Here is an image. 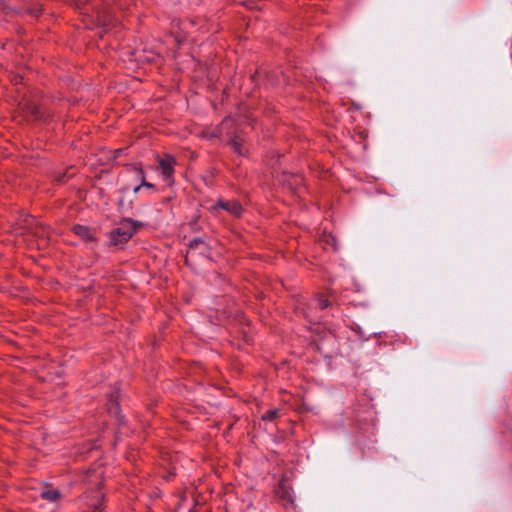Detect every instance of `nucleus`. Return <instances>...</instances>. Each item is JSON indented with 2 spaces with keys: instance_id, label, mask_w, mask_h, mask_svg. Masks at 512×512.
Masks as SVG:
<instances>
[{
  "instance_id": "1",
  "label": "nucleus",
  "mask_w": 512,
  "mask_h": 512,
  "mask_svg": "<svg viewBox=\"0 0 512 512\" xmlns=\"http://www.w3.org/2000/svg\"><path fill=\"white\" fill-rule=\"evenodd\" d=\"M136 232V224L130 218L123 219L119 226L110 232V242L114 246H122Z\"/></svg>"
},
{
  "instance_id": "2",
  "label": "nucleus",
  "mask_w": 512,
  "mask_h": 512,
  "mask_svg": "<svg viewBox=\"0 0 512 512\" xmlns=\"http://www.w3.org/2000/svg\"><path fill=\"white\" fill-rule=\"evenodd\" d=\"M176 160L173 156L166 154L163 158L158 159V169L164 180L171 184L173 182L174 165Z\"/></svg>"
},
{
  "instance_id": "3",
  "label": "nucleus",
  "mask_w": 512,
  "mask_h": 512,
  "mask_svg": "<svg viewBox=\"0 0 512 512\" xmlns=\"http://www.w3.org/2000/svg\"><path fill=\"white\" fill-rule=\"evenodd\" d=\"M213 209L221 208L228 213H230L232 216L239 218L241 217L243 213V207L242 205L236 201V200H218L215 206L212 207Z\"/></svg>"
},
{
  "instance_id": "4",
  "label": "nucleus",
  "mask_w": 512,
  "mask_h": 512,
  "mask_svg": "<svg viewBox=\"0 0 512 512\" xmlns=\"http://www.w3.org/2000/svg\"><path fill=\"white\" fill-rule=\"evenodd\" d=\"M118 397L119 390L118 388H115L108 394V401L106 405L109 413L113 414L119 423H122L123 416L120 413Z\"/></svg>"
},
{
  "instance_id": "5",
  "label": "nucleus",
  "mask_w": 512,
  "mask_h": 512,
  "mask_svg": "<svg viewBox=\"0 0 512 512\" xmlns=\"http://www.w3.org/2000/svg\"><path fill=\"white\" fill-rule=\"evenodd\" d=\"M96 18L98 25L102 27L105 32L116 23V19L111 15L110 11L106 9H97Z\"/></svg>"
},
{
  "instance_id": "6",
  "label": "nucleus",
  "mask_w": 512,
  "mask_h": 512,
  "mask_svg": "<svg viewBox=\"0 0 512 512\" xmlns=\"http://www.w3.org/2000/svg\"><path fill=\"white\" fill-rule=\"evenodd\" d=\"M73 231L76 235H78L79 237H81L82 239L86 240V241H92L94 240V236L90 230L89 227L87 226H84V225H75L73 227Z\"/></svg>"
},
{
  "instance_id": "7",
  "label": "nucleus",
  "mask_w": 512,
  "mask_h": 512,
  "mask_svg": "<svg viewBox=\"0 0 512 512\" xmlns=\"http://www.w3.org/2000/svg\"><path fill=\"white\" fill-rule=\"evenodd\" d=\"M60 492L56 489H46L41 492V497L50 502H56L60 499Z\"/></svg>"
},
{
  "instance_id": "8",
  "label": "nucleus",
  "mask_w": 512,
  "mask_h": 512,
  "mask_svg": "<svg viewBox=\"0 0 512 512\" xmlns=\"http://www.w3.org/2000/svg\"><path fill=\"white\" fill-rule=\"evenodd\" d=\"M229 144L236 154H238L240 156L245 155V151L242 146V139H240L238 136L233 137L230 140Z\"/></svg>"
},
{
  "instance_id": "9",
  "label": "nucleus",
  "mask_w": 512,
  "mask_h": 512,
  "mask_svg": "<svg viewBox=\"0 0 512 512\" xmlns=\"http://www.w3.org/2000/svg\"><path fill=\"white\" fill-rule=\"evenodd\" d=\"M134 170H135L137 177H139L141 179L142 187L154 188V185L152 183H149L145 180V175H144V171L142 168L134 167Z\"/></svg>"
},
{
  "instance_id": "10",
  "label": "nucleus",
  "mask_w": 512,
  "mask_h": 512,
  "mask_svg": "<svg viewBox=\"0 0 512 512\" xmlns=\"http://www.w3.org/2000/svg\"><path fill=\"white\" fill-rule=\"evenodd\" d=\"M47 232V229L39 224H37L35 227H31V233L39 238H43Z\"/></svg>"
},
{
  "instance_id": "11",
  "label": "nucleus",
  "mask_w": 512,
  "mask_h": 512,
  "mask_svg": "<svg viewBox=\"0 0 512 512\" xmlns=\"http://www.w3.org/2000/svg\"><path fill=\"white\" fill-rule=\"evenodd\" d=\"M279 415V410L278 409H270V410H267L263 415H262V420L264 421H273L275 420Z\"/></svg>"
},
{
  "instance_id": "12",
  "label": "nucleus",
  "mask_w": 512,
  "mask_h": 512,
  "mask_svg": "<svg viewBox=\"0 0 512 512\" xmlns=\"http://www.w3.org/2000/svg\"><path fill=\"white\" fill-rule=\"evenodd\" d=\"M317 302L321 309H326L332 306V302L324 295H319L317 298Z\"/></svg>"
},
{
  "instance_id": "13",
  "label": "nucleus",
  "mask_w": 512,
  "mask_h": 512,
  "mask_svg": "<svg viewBox=\"0 0 512 512\" xmlns=\"http://www.w3.org/2000/svg\"><path fill=\"white\" fill-rule=\"evenodd\" d=\"M204 240L200 237L194 238L189 242V249L194 250L197 249L200 245H204Z\"/></svg>"
},
{
  "instance_id": "14",
  "label": "nucleus",
  "mask_w": 512,
  "mask_h": 512,
  "mask_svg": "<svg viewBox=\"0 0 512 512\" xmlns=\"http://www.w3.org/2000/svg\"><path fill=\"white\" fill-rule=\"evenodd\" d=\"M27 11L34 17H38L41 14V9L38 7L29 8Z\"/></svg>"
},
{
  "instance_id": "15",
  "label": "nucleus",
  "mask_w": 512,
  "mask_h": 512,
  "mask_svg": "<svg viewBox=\"0 0 512 512\" xmlns=\"http://www.w3.org/2000/svg\"><path fill=\"white\" fill-rule=\"evenodd\" d=\"M91 512H102V510H100V505L99 504L93 505Z\"/></svg>"
},
{
  "instance_id": "16",
  "label": "nucleus",
  "mask_w": 512,
  "mask_h": 512,
  "mask_svg": "<svg viewBox=\"0 0 512 512\" xmlns=\"http://www.w3.org/2000/svg\"><path fill=\"white\" fill-rule=\"evenodd\" d=\"M141 187H142V186H141V184H140V185H138V186H136V187L133 189L134 193H138V192H139V190L141 189Z\"/></svg>"
},
{
  "instance_id": "17",
  "label": "nucleus",
  "mask_w": 512,
  "mask_h": 512,
  "mask_svg": "<svg viewBox=\"0 0 512 512\" xmlns=\"http://www.w3.org/2000/svg\"><path fill=\"white\" fill-rule=\"evenodd\" d=\"M118 205H119V207H122L124 205V200L122 198L119 199Z\"/></svg>"
},
{
  "instance_id": "18",
  "label": "nucleus",
  "mask_w": 512,
  "mask_h": 512,
  "mask_svg": "<svg viewBox=\"0 0 512 512\" xmlns=\"http://www.w3.org/2000/svg\"><path fill=\"white\" fill-rule=\"evenodd\" d=\"M32 113L35 117H38V112L36 108L33 109Z\"/></svg>"
},
{
  "instance_id": "19",
  "label": "nucleus",
  "mask_w": 512,
  "mask_h": 512,
  "mask_svg": "<svg viewBox=\"0 0 512 512\" xmlns=\"http://www.w3.org/2000/svg\"><path fill=\"white\" fill-rule=\"evenodd\" d=\"M229 122H230V120L225 119V120L223 121L222 125H227Z\"/></svg>"
},
{
  "instance_id": "20",
  "label": "nucleus",
  "mask_w": 512,
  "mask_h": 512,
  "mask_svg": "<svg viewBox=\"0 0 512 512\" xmlns=\"http://www.w3.org/2000/svg\"><path fill=\"white\" fill-rule=\"evenodd\" d=\"M64 177H65V175H64V174H63V175H61V176L58 178V181H59V182H62Z\"/></svg>"
},
{
  "instance_id": "21",
  "label": "nucleus",
  "mask_w": 512,
  "mask_h": 512,
  "mask_svg": "<svg viewBox=\"0 0 512 512\" xmlns=\"http://www.w3.org/2000/svg\"><path fill=\"white\" fill-rule=\"evenodd\" d=\"M122 152H123V149H118V150L116 151L117 155H121V153H122Z\"/></svg>"
},
{
  "instance_id": "22",
  "label": "nucleus",
  "mask_w": 512,
  "mask_h": 512,
  "mask_svg": "<svg viewBox=\"0 0 512 512\" xmlns=\"http://www.w3.org/2000/svg\"><path fill=\"white\" fill-rule=\"evenodd\" d=\"M89 0H80L81 4H87Z\"/></svg>"
}]
</instances>
